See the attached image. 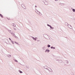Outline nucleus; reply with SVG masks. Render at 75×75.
<instances>
[{
  "label": "nucleus",
  "mask_w": 75,
  "mask_h": 75,
  "mask_svg": "<svg viewBox=\"0 0 75 75\" xmlns=\"http://www.w3.org/2000/svg\"><path fill=\"white\" fill-rule=\"evenodd\" d=\"M35 7H37V5H35Z\"/></svg>",
  "instance_id": "34"
},
{
  "label": "nucleus",
  "mask_w": 75,
  "mask_h": 75,
  "mask_svg": "<svg viewBox=\"0 0 75 75\" xmlns=\"http://www.w3.org/2000/svg\"><path fill=\"white\" fill-rule=\"evenodd\" d=\"M65 62L67 63V64H69V61L68 60H65Z\"/></svg>",
  "instance_id": "13"
},
{
  "label": "nucleus",
  "mask_w": 75,
  "mask_h": 75,
  "mask_svg": "<svg viewBox=\"0 0 75 75\" xmlns=\"http://www.w3.org/2000/svg\"><path fill=\"white\" fill-rule=\"evenodd\" d=\"M11 41L12 42V44H14V42H13V41L12 40H11Z\"/></svg>",
  "instance_id": "24"
},
{
  "label": "nucleus",
  "mask_w": 75,
  "mask_h": 75,
  "mask_svg": "<svg viewBox=\"0 0 75 75\" xmlns=\"http://www.w3.org/2000/svg\"><path fill=\"white\" fill-rule=\"evenodd\" d=\"M43 35H44L43 36L44 38H46V39H47V40H49V39H50V37H49V36H48V35L47 34H45Z\"/></svg>",
  "instance_id": "1"
},
{
  "label": "nucleus",
  "mask_w": 75,
  "mask_h": 75,
  "mask_svg": "<svg viewBox=\"0 0 75 75\" xmlns=\"http://www.w3.org/2000/svg\"><path fill=\"white\" fill-rule=\"evenodd\" d=\"M49 68L50 69V70H49L50 71V70H51L50 71V72H52V69H51V68Z\"/></svg>",
  "instance_id": "19"
},
{
  "label": "nucleus",
  "mask_w": 75,
  "mask_h": 75,
  "mask_svg": "<svg viewBox=\"0 0 75 75\" xmlns=\"http://www.w3.org/2000/svg\"><path fill=\"white\" fill-rule=\"evenodd\" d=\"M37 41L38 42L40 41V40H37Z\"/></svg>",
  "instance_id": "32"
},
{
  "label": "nucleus",
  "mask_w": 75,
  "mask_h": 75,
  "mask_svg": "<svg viewBox=\"0 0 75 75\" xmlns=\"http://www.w3.org/2000/svg\"><path fill=\"white\" fill-rule=\"evenodd\" d=\"M7 56L8 57H9V58H11V56L10 55H7Z\"/></svg>",
  "instance_id": "11"
},
{
  "label": "nucleus",
  "mask_w": 75,
  "mask_h": 75,
  "mask_svg": "<svg viewBox=\"0 0 75 75\" xmlns=\"http://www.w3.org/2000/svg\"><path fill=\"white\" fill-rule=\"evenodd\" d=\"M47 26H48V27H50V28H51V29H54V28H53V27H52V26H51V25L47 24Z\"/></svg>",
  "instance_id": "3"
},
{
  "label": "nucleus",
  "mask_w": 75,
  "mask_h": 75,
  "mask_svg": "<svg viewBox=\"0 0 75 75\" xmlns=\"http://www.w3.org/2000/svg\"><path fill=\"white\" fill-rule=\"evenodd\" d=\"M35 38H36V39L37 40V37Z\"/></svg>",
  "instance_id": "35"
},
{
  "label": "nucleus",
  "mask_w": 75,
  "mask_h": 75,
  "mask_svg": "<svg viewBox=\"0 0 75 75\" xmlns=\"http://www.w3.org/2000/svg\"><path fill=\"white\" fill-rule=\"evenodd\" d=\"M42 49L43 50H45V47H43Z\"/></svg>",
  "instance_id": "14"
},
{
  "label": "nucleus",
  "mask_w": 75,
  "mask_h": 75,
  "mask_svg": "<svg viewBox=\"0 0 75 75\" xmlns=\"http://www.w3.org/2000/svg\"><path fill=\"white\" fill-rule=\"evenodd\" d=\"M47 47H48V48H49L51 47V46H50V45H47Z\"/></svg>",
  "instance_id": "18"
},
{
  "label": "nucleus",
  "mask_w": 75,
  "mask_h": 75,
  "mask_svg": "<svg viewBox=\"0 0 75 75\" xmlns=\"http://www.w3.org/2000/svg\"><path fill=\"white\" fill-rule=\"evenodd\" d=\"M38 10L37 9H35V12H36V13L38 12Z\"/></svg>",
  "instance_id": "25"
},
{
  "label": "nucleus",
  "mask_w": 75,
  "mask_h": 75,
  "mask_svg": "<svg viewBox=\"0 0 75 75\" xmlns=\"http://www.w3.org/2000/svg\"><path fill=\"white\" fill-rule=\"evenodd\" d=\"M65 4H62L61 3H60L59 4V5H60V6H64Z\"/></svg>",
  "instance_id": "10"
},
{
  "label": "nucleus",
  "mask_w": 75,
  "mask_h": 75,
  "mask_svg": "<svg viewBox=\"0 0 75 75\" xmlns=\"http://www.w3.org/2000/svg\"><path fill=\"white\" fill-rule=\"evenodd\" d=\"M36 13H37V14H40L41 13L38 11Z\"/></svg>",
  "instance_id": "17"
},
{
  "label": "nucleus",
  "mask_w": 75,
  "mask_h": 75,
  "mask_svg": "<svg viewBox=\"0 0 75 75\" xmlns=\"http://www.w3.org/2000/svg\"><path fill=\"white\" fill-rule=\"evenodd\" d=\"M26 67H27V68H28V67H27V66Z\"/></svg>",
  "instance_id": "37"
},
{
  "label": "nucleus",
  "mask_w": 75,
  "mask_h": 75,
  "mask_svg": "<svg viewBox=\"0 0 75 75\" xmlns=\"http://www.w3.org/2000/svg\"><path fill=\"white\" fill-rule=\"evenodd\" d=\"M65 65H66V64H65Z\"/></svg>",
  "instance_id": "38"
},
{
  "label": "nucleus",
  "mask_w": 75,
  "mask_h": 75,
  "mask_svg": "<svg viewBox=\"0 0 75 75\" xmlns=\"http://www.w3.org/2000/svg\"><path fill=\"white\" fill-rule=\"evenodd\" d=\"M47 68H49V67H47V66H45L44 67V68H45V69H47L49 71H50L49 69H48Z\"/></svg>",
  "instance_id": "4"
},
{
  "label": "nucleus",
  "mask_w": 75,
  "mask_h": 75,
  "mask_svg": "<svg viewBox=\"0 0 75 75\" xmlns=\"http://www.w3.org/2000/svg\"><path fill=\"white\" fill-rule=\"evenodd\" d=\"M67 25L68 27H69V26H70V27H71V25H70L68 24V23H67Z\"/></svg>",
  "instance_id": "20"
},
{
  "label": "nucleus",
  "mask_w": 75,
  "mask_h": 75,
  "mask_svg": "<svg viewBox=\"0 0 75 75\" xmlns=\"http://www.w3.org/2000/svg\"><path fill=\"white\" fill-rule=\"evenodd\" d=\"M55 0V1H58V0Z\"/></svg>",
  "instance_id": "36"
},
{
  "label": "nucleus",
  "mask_w": 75,
  "mask_h": 75,
  "mask_svg": "<svg viewBox=\"0 0 75 75\" xmlns=\"http://www.w3.org/2000/svg\"><path fill=\"white\" fill-rule=\"evenodd\" d=\"M45 5H48V2H47V1H46L45 3Z\"/></svg>",
  "instance_id": "5"
},
{
  "label": "nucleus",
  "mask_w": 75,
  "mask_h": 75,
  "mask_svg": "<svg viewBox=\"0 0 75 75\" xmlns=\"http://www.w3.org/2000/svg\"><path fill=\"white\" fill-rule=\"evenodd\" d=\"M19 72H20V73H21V74L23 73V72L22 71H21L20 70H19Z\"/></svg>",
  "instance_id": "15"
},
{
  "label": "nucleus",
  "mask_w": 75,
  "mask_h": 75,
  "mask_svg": "<svg viewBox=\"0 0 75 75\" xmlns=\"http://www.w3.org/2000/svg\"><path fill=\"white\" fill-rule=\"evenodd\" d=\"M9 39L10 40V41H11V39H10V38H9Z\"/></svg>",
  "instance_id": "30"
},
{
  "label": "nucleus",
  "mask_w": 75,
  "mask_h": 75,
  "mask_svg": "<svg viewBox=\"0 0 75 75\" xmlns=\"http://www.w3.org/2000/svg\"><path fill=\"white\" fill-rule=\"evenodd\" d=\"M15 43H16V44L18 45H20L19 44H18V43H17V42H15Z\"/></svg>",
  "instance_id": "21"
},
{
  "label": "nucleus",
  "mask_w": 75,
  "mask_h": 75,
  "mask_svg": "<svg viewBox=\"0 0 75 75\" xmlns=\"http://www.w3.org/2000/svg\"><path fill=\"white\" fill-rule=\"evenodd\" d=\"M15 62H18V61H17V60H15Z\"/></svg>",
  "instance_id": "28"
},
{
  "label": "nucleus",
  "mask_w": 75,
  "mask_h": 75,
  "mask_svg": "<svg viewBox=\"0 0 75 75\" xmlns=\"http://www.w3.org/2000/svg\"><path fill=\"white\" fill-rule=\"evenodd\" d=\"M14 29L15 31H16V30H17V29H16V28H14Z\"/></svg>",
  "instance_id": "29"
},
{
  "label": "nucleus",
  "mask_w": 75,
  "mask_h": 75,
  "mask_svg": "<svg viewBox=\"0 0 75 75\" xmlns=\"http://www.w3.org/2000/svg\"><path fill=\"white\" fill-rule=\"evenodd\" d=\"M72 11L73 12H75V9H73Z\"/></svg>",
  "instance_id": "22"
},
{
  "label": "nucleus",
  "mask_w": 75,
  "mask_h": 75,
  "mask_svg": "<svg viewBox=\"0 0 75 75\" xmlns=\"http://www.w3.org/2000/svg\"><path fill=\"white\" fill-rule=\"evenodd\" d=\"M21 6L22 7H23V8H24V9H26V7H25V5H24L23 4H22L21 5Z\"/></svg>",
  "instance_id": "2"
},
{
  "label": "nucleus",
  "mask_w": 75,
  "mask_h": 75,
  "mask_svg": "<svg viewBox=\"0 0 75 75\" xmlns=\"http://www.w3.org/2000/svg\"><path fill=\"white\" fill-rule=\"evenodd\" d=\"M51 48L52 49H55V47H53V46H52L51 47Z\"/></svg>",
  "instance_id": "12"
},
{
  "label": "nucleus",
  "mask_w": 75,
  "mask_h": 75,
  "mask_svg": "<svg viewBox=\"0 0 75 75\" xmlns=\"http://www.w3.org/2000/svg\"><path fill=\"white\" fill-rule=\"evenodd\" d=\"M57 61H58V62L59 63H62V61L61 60H57Z\"/></svg>",
  "instance_id": "7"
},
{
  "label": "nucleus",
  "mask_w": 75,
  "mask_h": 75,
  "mask_svg": "<svg viewBox=\"0 0 75 75\" xmlns=\"http://www.w3.org/2000/svg\"><path fill=\"white\" fill-rule=\"evenodd\" d=\"M14 36L15 37H16V35H14Z\"/></svg>",
  "instance_id": "33"
},
{
  "label": "nucleus",
  "mask_w": 75,
  "mask_h": 75,
  "mask_svg": "<svg viewBox=\"0 0 75 75\" xmlns=\"http://www.w3.org/2000/svg\"><path fill=\"white\" fill-rule=\"evenodd\" d=\"M12 25L13 27H16V25L14 23H12Z\"/></svg>",
  "instance_id": "8"
},
{
  "label": "nucleus",
  "mask_w": 75,
  "mask_h": 75,
  "mask_svg": "<svg viewBox=\"0 0 75 75\" xmlns=\"http://www.w3.org/2000/svg\"><path fill=\"white\" fill-rule=\"evenodd\" d=\"M12 35H14V33H11Z\"/></svg>",
  "instance_id": "27"
},
{
  "label": "nucleus",
  "mask_w": 75,
  "mask_h": 75,
  "mask_svg": "<svg viewBox=\"0 0 75 75\" xmlns=\"http://www.w3.org/2000/svg\"><path fill=\"white\" fill-rule=\"evenodd\" d=\"M9 32L10 33H11V30H8Z\"/></svg>",
  "instance_id": "26"
},
{
  "label": "nucleus",
  "mask_w": 75,
  "mask_h": 75,
  "mask_svg": "<svg viewBox=\"0 0 75 75\" xmlns=\"http://www.w3.org/2000/svg\"><path fill=\"white\" fill-rule=\"evenodd\" d=\"M50 50L47 49L45 51V52H47L48 53L49 52H50Z\"/></svg>",
  "instance_id": "9"
},
{
  "label": "nucleus",
  "mask_w": 75,
  "mask_h": 75,
  "mask_svg": "<svg viewBox=\"0 0 75 75\" xmlns=\"http://www.w3.org/2000/svg\"><path fill=\"white\" fill-rule=\"evenodd\" d=\"M16 38H18V37H17V36H16Z\"/></svg>",
  "instance_id": "31"
},
{
  "label": "nucleus",
  "mask_w": 75,
  "mask_h": 75,
  "mask_svg": "<svg viewBox=\"0 0 75 75\" xmlns=\"http://www.w3.org/2000/svg\"><path fill=\"white\" fill-rule=\"evenodd\" d=\"M42 1L44 3H45V2L46 1L45 0H42Z\"/></svg>",
  "instance_id": "23"
},
{
  "label": "nucleus",
  "mask_w": 75,
  "mask_h": 75,
  "mask_svg": "<svg viewBox=\"0 0 75 75\" xmlns=\"http://www.w3.org/2000/svg\"><path fill=\"white\" fill-rule=\"evenodd\" d=\"M31 37L33 38V40H34L35 41H37V39H36V38H35L34 37H33V36H31Z\"/></svg>",
  "instance_id": "6"
},
{
  "label": "nucleus",
  "mask_w": 75,
  "mask_h": 75,
  "mask_svg": "<svg viewBox=\"0 0 75 75\" xmlns=\"http://www.w3.org/2000/svg\"><path fill=\"white\" fill-rule=\"evenodd\" d=\"M0 16H1L2 18H3V16L1 14H0Z\"/></svg>",
  "instance_id": "16"
}]
</instances>
